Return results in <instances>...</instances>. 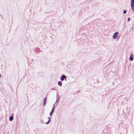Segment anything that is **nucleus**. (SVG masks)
Wrapping results in <instances>:
<instances>
[{
    "label": "nucleus",
    "mask_w": 134,
    "mask_h": 134,
    "mask_svg": "<svg viewBox=\"0 0 134 134\" xmlns=\"http://www.w3.org/2000/svg\"><path fill=\"white\" fill-rule=\"evenodd\" d=\"M66 76L64 75H62L60 77V80L62 81H64V80L65 81H66Z\"/></svg>",
    "instance_id": "1"
},
{
    "label": "nucleus",
    "mask_w": 134,
    "mask_h": 134,
    "mask_svg": "<svg viewBox=\"0 0 134 134\" xmlns=\"http://www.w3.org/2000/svg\"><path fill=\"white\" fill-rule=\"evenodd\" d=\"M131 6L132 10L134 11V0H131Z\"/></svg>",
    "instance_id": "2"
},
{
    "label": "nucleus",
    "mask_w": 134,
    "mask_h": 134,
    "mask_svg": "<svg viewBox=\"0 0 134 134\" xmlns=\"http://www.w3.org/2000/svg\"><path fill=\"white\" fill-rule=\"evenodd\" d=\"M118 32H116L114 33L113 36V37L114 39H115L118 36Z\"/></svg>",
    "instance_id": "3"
},
{
    "label": "nucleus",
    "mask_w": 134,
    "mask_h": 134,
    "mask_svg": "<svg viewBox=\"0 0 134 134\" xmlns=\"http://www.w3.org/2000/svg\"><path fill=\"white\" fill-rule=\"evenodd\" d=\"M55 108L54 107H53L51 111V112L50 113V115L51 116L53 113L54 112V109Z\"/></svg>",
    "instance_id": "4"
},
{
    "label": "nucleus",
    "mask_w": 134,
    "mask_h": 134,
    "mask_svg": "<svg viewBox=\"0 0 134 134\" xmlns=\"http://www.w3.org/2000/svg\"><path fill=\"white\" fill-rule=\"evenodd\" d=\"M47 98H45L44 99L43 101V106H44L46 103Z\"/></svg>",
    "instance_id": "5"
},
{
    "label": "nucleus",
    "mask_w": 134,
    "mask_h": 134,
    "mask_svg": "<svg viewBox=\"0 0 134 134\" xmlns=\"http://www.w3.org/2000/svg\"><path fill=\"white\" fill-rule=\"evenodd\" d=\"M13 118H14L13 116H10L9 118V120L10 121H12L13 120Z\"/></svg>",
    "instance_id": "6"
},
{
    "label": "nucleus",
    "mask_w": 134,
    "mask_h": 134,
    "mask_svg": "<svg viewBox=\"0 0 134 134\" xmlns=\"http://www.w3.org/2000/svg\"><path fill=\"white\" fill-rule=\"evenodd\" d=\"M58 84L59 86H62V83L60 81H59L58 83Z\"/></svg>",
    "instance_id": "7"
},
{
    "label": "nucleus",
    "mask_w": 134,
    "mask_h": 134,
    "mask_svg": "<svg viewBox=\"0 0 134 134\" xmlns=\"http://www.w3.org/2000/svg\"><path fill=\"white\" fill-rule=\"evenodd\" d=\"M133 57L131 56L129 58V60L131 61H132L133 60Z\"/></svg>",
    "instance_id": "8"
},
{
    "label": "nucleus",
    "mask_w": 134,
    "mask_h": 134,
    "mask_svg": "<svg viewBox=\"0 0 134 134\" xmlns=\"http://www.w3.org/2000/svg\"><path fill=\"white\" fill-rule=\"evenodd\" d=\"M60 97H58L56 101V102L57 103H58V101L60 100Z\"/></svg>",
    "instance_id": "9"
},
{
    "label": "nucleus",
    "mask_w": 134,
    "mask_h": 134,
    "mask_svg": "<svg viewBox=\"0 0 134 134\" xmlns=\"http://www.w3.org/2000/svg\"><path fill=\"white\" fill-rule=\"evenodd\" d=\"M51 122V120L50 119H49L48 121L46 122V124H48Z\"/></svg>",
    "instance_id": "10"
},
{
    "label": "nucleus",
    "mask_w": 134,
    "mask_h": 134,
    "mask_svg": "<svg viewBox=\"0 0 134 134\" xmlns=\"http://www.w3.org/2000/svg\"><path fill=\"white\" fill-rule=\"evenodd\" d=\"M126 13V10H124L123 11V13L124 14H125Z\"/></svg>",
    "instance_id": "11"
},
{
    "label": "nucleus",
    "mask_w": 134,
    "mask_h": 134,
    "mask_svg": "<svg viewBox=\"0 0 134 134\" xmlns=\"http://www.w3.org/2000/svg\"><path fill=\"white\" fill-rule=\"evenodd\" d=\"M130 18H128L127 20L128 21H130Z\"/></svg>",
    "instance_id": "12"
},
{
    "label": "nucleus",
    "mask_w": 134,
    "mask_h": 134,
    "mask_svg": "<svg viewBox=\"0 0 134 134\" xmlns=\"http://www.w3.org/2000/svg\"><path fill=\"white\" fill-rule=\"evenodd\" d=\"M48 119H50V120H51V119H50V117H48Z\"/></svg>",
    "instance_id": "13"
},
{
    "label": "nucleus",
    "mask_w": 134,
    "mask_h": 134,
    "mask_svg": "<svg viewBox=\"0 0 134 134\" xmlns=\"http://www.w3.org/2000/svg\"><path fill=\"white\" fill-rule=\"evenodd\" d=\"M1 74H0V77H1Z\"/></svg>",
    "instance_id": "14"
},
{
    "label": "nucleus",
    "mask_w": 134,
    "mask_h": 134,
    "mask_svg": "<svg viewBox=\"0 0 134 134\" xmlns=\"http://www.w3.org/2000/svg\"><path fill=\"white\" fill-rule=\"evenodd\" d=\"M55 105V104H54L53 105V106H54V105Z\"/></svg>",
    "instance_id": "15"
}]
</instances>
